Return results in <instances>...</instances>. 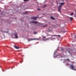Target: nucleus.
<instances>
[{
  "instance_id": "nucleus-1",
  "label": "nucleus",
  "mask_w": 76,
  "mask_h": 76,
  "mask_svg": "<svg viewBox=\"0 0 76 76\" xmlns=\"http://www.w3.org/2000/svg\"><path fill=\"white\" fill-rule=\"evenodd\" d=\"M39 40V39L37 38H34L33 39H28V42L33 40Z\"/></svg>"
},
{
  "instance_id": "nucleus-2",
  "label": "nucleus",
  "mask_w": 76,
  "mask_h": 76,
  "mask_svg": "<svg viewBox=\"0 0 76 76\" xmlns=\"http://www.w3.org/2000/svg\"><path fill=\"white\" fill-rule=\"evenodd\" d=\"M65 2H60V3H59V4L60 5H59V7H61L63 5L65 4Z\"/></svg>"
},
{
  "instance_id": "nucleus-3",
  "label": "nucleus",
  "mask_w": 76,
  "mask_h": 76,
  "mask_svg": "<svg viewBox=\"0 0 76 76\" xmlns=\"http://www.w3.org/2000/svg\"><path fill=\"white\" fill-rule=\"evenodd\" d=\"M14 34L15 35V38H18V34L17 33H15Z\"/></svg>"
},
{
  "instance_id": "nucleus-4",
  "label": "nucleus",
  "mask_w": 76,
  "mask_h": 76,
  "mask_svg": "<svg viewBox=\"0 0 76 76\" xmlns=\"http://www.w3.org/2000/svg\"><path fill=\"white\" fill-rule=\"evenodd\" d=\"M30 23H35V24H37V23H38V22H37L33 21H31V22H30Z\"/></svg>"
},
{
  "instance_id": "nucleus-5",
  "label": "nucleus",
  "mask_w": 76,
  "mask_h": 76,
  "mask_svg": "<svg viewBox=\"0 0 76 76\" xmlns=\"http://www.w3.org/2000/svg\"><path fill=\"white\" fill-rule=\"evenodd\" d=\"M61 7H58V12H61Z\"/></svg>"
},
{
  "instance_id": "nucleus-6",
  "label": "nucleus",
  "mask_w": 76,
  "mask_h": 76,
  "mask_svg": "<svg viewBox=\"0 0 76 76\" xmlns=\"http://www.w3.org/2000/svg\"><path fill=\"white\" fill-rule=\"evenodd\" d=\"M37 17H36L35 16H34L33 18H31V19H33V20H37Z\"/></svg>"
},
{
  "instance_id": "nucleus-7",
  "label": "nucleus",
  "mask_w": 76,
  "mask_h": 76,
  "mask_svg": "<svg viewBox=\"0 0 76 76\" xmlns=\"http://www.w3.org/2000/svg\"><path fill=\"white\" fill-rule=\"evenodd\" d=\"M70 66L71 68V69L74 70V66L73 65H70Z\"/></svg>"
},
{
  "instance_id": "nucleus-8",
  "label": "nucleus",
  "mask_w": 76,
  "mask_h": 76,
  "mask_svg": "<svg viewBox=\"0 0 76 76\" xmlns=\"http://www.w3.org/2000/svg\"><path fill=\"white\" fill-rule=\"evenodd\" d=\"M50 38H51V37H49L48 38H47L46 39H45V41H47V40H48Z\"/></svg>"
},
{
  "instance_id": "nucleus-9",
  "label": "nucleus",
  "mask_w": 76,
  "mask_h": 76,
  "mask_svg": "<svg viewBox=\"0 0 76 76\" xmlns=\"http://www.w3.org/2000/svg\"><path fill=\"white\" fill-rule=\"evenodd\" d=\"M69 18L70 19L71 21L73 20V18L72 17H69Z\"/></svg>"
},
{
  "instance_id": "nucleus-10",
  "label": "nucleus",
  "mask_w": 76,
  "mask_h": 76,
  "mask_svg": "<svg viewBox=\"0 0 76 76\" xmlns=\"http://www.w3.org/2000/svg\"><path fill=\"white\" fill-rule=\"evenodd\" d=\"M14 47H15V48L16 49H19V47H17L16 46H14Z\"/></svg>"
},
{
  "instance_id": "nucleus-11",
  "label": "nucleus",
  "mask_w": 76,
  "mask_h": 76,
  "mask_svg": "<svg viewBox=\"0 0 76 76\" xmlns=\"http://www.w3.org/2000/svg\"><path fill=\"white\" fill-rule=\"evenodd\" d=\"M51 18L52 19H53V20H55L54 18L53 17H52V16H51Z\"/></svg>"
},
{
  "instance_id": "nucleus-12",
  "label": "nucleus",
  "mask_w": 76,
  "mask_h": 76,
  "mask_svg": "<svg viewBox=\"0 0 76 76\" xmlns=\"http://www.w3.org/2000/svg\"><path fill=\"white\" fill-rule=\"evenodd\" d=\"M24 14H25L26 15L27 14H28V12H26L24 13H23Z\"/></svg>"
},
{
  "instance_id": "nucleus-13",
  "label": "nucleus",
  "mask_w": 76,
  "mask_h": 76,
  "mask_svg": "<svg viewBox=\"0 0 76 76\" xmlns=\"http://www.w3.org/2000/svg\"><path fill=\"white\" fill-rule=\"evenodd\" d=\"M24 2L28 1H29V0H23Z\"/></svg>"
},
{
  "instance_id": "nucleus-14",
  "label": "nucleus",
  "mask_w": 76,
  "mask_h": 76,
  "mask_svg": "<svg viewBox=\"0 0 76 76\" xmlns=\"http://www.w3.org/2000/svg\"><path fill=\"white\" fill-rule=\"evenodd\" d=\"M73 14H74V13H73V12H72L71 13V14H70V15H71V16L73 15Z\"/></svg>"
},
{
  "instance_id": "nucleus-15",
  "label": "nucleus",
  "mask_w": 76,
  "mask_h": 76,
  "mask_svg": "<svg viewBox=\"0 0 76 76\" xmlns=\"http://www.w3.org/2000/svg\"><path fill=\"white\" fill-rule=\"evenodd\" d=\"M48 26V25L47 24H46L45 25L43 26V27H46L47 26Z\"/></svg>"
},
{
  "instance_id": "nucleus-16",
  "label": "nucleus",
  "mask_w": 76,
  "mask_h": 76,
  "mask_svg": "<svg viewBox=\"0 0 76 76\" xmlns=\"http://www.w3.org/2000/svg\"><path fill=\"white\" fill-rule=\"evenodd\" d=\"M46 7H47V5H45L44 6H43V8H44Z\"/></svg>"
},
{
  "instance_id": "nucleus-17",
  "label": "nucleus",
  "mask_w": 76,
  "mask_h": 76,
  "mask_svg": "<svg viewBox=\"0 0 76 76\" xmlns=\"http://www.w3.org/2000/svg\"><path fill=\"white\" fill-rule=\"evenodd\" d=\"M43 38H45L46 37L45 36H42Z\"/></svg>"
},
{
  "instance_id": "nucleus-18",
  "label": "nucleus",
  "mask_w": 76,
  "mask_h": 76,
  "mask_svg": "<svg viewBox=\"0 0 76 76\" xmlns=\"http://www.w3.org/2000/svg\"><path fill=\"white\" fill-rule=\"evenodd\" d=\"M64 51V49H62L61 50V51H62V52H64V51Z\"/></svg>"
},
{
  "instance_id": "nucleus-19",
  "label": "nucleus",
  "mask_w": 76,
  "mask_h": 76,
  "mask_svg": "<svg viewBox=\"0 0 76 76\" xmlns=\"http://www.w3.org/2000/svg\"><path fill=\"white\" fill-rule=\"evenodd\" d=\"M57 36L58 37H60V35H58Z\"/></svg>"
},
{
  "instance_id": "nucleus-20",
  "label": "nucleus",
  "mask_w": 76,
  "mask_h": 76,
  "mask_svg": "<svg viewBox=\"0 0 76 76\" xmlns=\"http://www.w3.org/2000/svg\"><path fill=\"white\" fill-rule=\"evenodd\" d=\"M55 39V38H52L51 39V40H53V39Z\"/></svg>"
},
{
  "instance_id": "nucleus-21",
  "label": "nucleus",
  "mask_w": 76,
  "mask_h": 76,
  "mask_svg": "<svg viewBox=\"0 0 76 76\" xmlns=\"http://www.w3.org/2000/svg\"><path fill=\"white\" fill-rule=\"evenodd\" d=\"M37 33V32H34V34H36Z\"/></svg>"
},
{
  "instance_id": "nucleus-22",
  "label": "nucleus",
  "mask_w": 76,
  "mask_h": 76,
  "mask_svg": "<svg viewBox=\"0 0 76 76\" xmlns=\"http://www.w3.org/2000/svg\"><path fill=\"white\" fill-rule=\"evenodd\" d=\"M37 10L39 11V10H40V9H37Z\"/></svg>"
},
{
  "instance_id": "nucleus-23",
  "label": "nucleus",
  "mask_w": 76,
  "mask_h": 76,
  "mask_svg": "<svg viewBox=\"0 0 76 76\" xmlns=\"http://www.w3.org/2000/svg\"><path fill=\"white\" fill-rule=\"evenodd\" d=\"M66 60H67L68 61H69V60H69V59H66Z\"/></svg>"
},
{
  "instance_id": "nucleus-24",
  "label": "nucleus",
  "mask_w": 76,
  "mask_h": 76,
  "mask_svg": "<svg viewBox=\"0 0 76 76\" xmlns=\"http://www.w3.org/2000/svg\"><path fill=\"white\" fill-rule=\"evenodd\" d=\"M75 39H76V36H75Z\"/></svg>"
},
{
  "instance_id": "nucleus-25",
  "label": "nucleus",
  "mask_w": 76,
  "mask_h": 76,
  "mask_svg": "<svg viewBox=\"0 0 76 76\" xmlns=\"http://www.w3.org/2000/svg\"><path fill=\"white\" fill-rule=\"evenodd\" d=\"M58 56V55L56 56V57H57Z\"/></svg>"
},
{
  "instance_id": "nucleus-26",
  "label": "nucleus",
  "mask_w": 76,
  "mask_h": 76,
  "mask_svg": "<svg viewBox=\"0 0 76 76\" xmlns=\"http://www.w3.org/2000/svg\"><path fill=\"white\" fill-rule=\"evenodd\" d=\"M3 32V33H4V32Z\"/></svg>"
},
{
  "instance_id": "nucleus-27",
  "label": "nucleus",
  "mask_w": 76,
  "mask_h": 76,
  "mask_svg": "<svg viewBox=\"0 0 76 76\" xmlns=\"http://www.w3.org/2000/svg\"><path fill=\"white\" fill-rule=\"evenodd\" d=\"M52 36H53V35H52Z\"/></svg>"
}]
</instances>
